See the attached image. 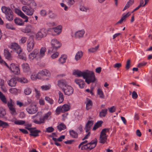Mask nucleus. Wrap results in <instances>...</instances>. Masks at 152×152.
<instances>
[{
    "instance_id": "obj_20",
    "label": "nucleus",
    "mask_w": 152,
    "mask_h": 152,
    "mask_svg": "<svg viewBox=\"0 0 152 152\" xmlns=\"http://www.w3.org/2000/svg\"><path fill=\"white\" fill-rule=\"evenodd\" d=\"M58 86L62 88H64L67 85L66 81L64 80H61L58 81Z\"/></svg>"
},
{
    "instance_id": "obj_24",
    "label": "nucleus",
    "mask_w": 152,
    "mask_h": 152,
    "mask_svg": "<svg viewBox=\"0 0 152 152\" xmlns=\"http://www.w3.org/2000/svg\"><path fill=\"white\" fill-rule=\"evenodd\" d=\"M1 9L2 12L5 14V16L12 11L9 7H7L5 6H2Z\"/></svg>"
},
{
    "instance_id": "obj_62",
    "label": "nucleus",
    "mask_w": 152,
    "mask_h": 152,
    "mask_svg": "<svg viewBox=\"0 0 152 152\" xmlns=\"http://www.w3.org/2000/svg\"><path fill=\"white\" fill-rule=\"evenodd\" d=\"M41 88L42 90L45 91L48 90L50 88L49 86L47 85L42 86Z\"/></svg>"
},
{
    "instance_id": "obj_6",
    "label": "nucleus",
    "mask_w": 152,
    "mask_h": 152,
    "mask_svg": "<svg viewBox=\"0 0 152 152\" xmlns=\"http://www.w3.org/2000/svg\"><path fill=\"white\" fill-rule=\"evenodd\" d=\"M35 42L32 37H29L27 41V50L29 52H31L34 47Z\"/></svg>"
},
{
    "instance_id": "obj_63",
    "label": "nucleus",
    "mask_w": 152,
    "mask_h": 152,
    "mask_svg": "<svg viewBox=\"0 0 152 152\" xmlns=\"http://www.w3.org/2000/svg\"><path fill=\"white\" fill-rule=\"evenodd\" d=\"M132 96V98L134 99H136L137 98L138 95L135 91H133V92Z\"/></svg>"
},
{
    "instance_id": "obj_50",
    "label": "nucleus",
    "mask_w": 152,
    "mask_h": 152,
    "mask_svg": "<svg viewBox=\"0 0 152 152\" xmlns=\"http://www.w3.org/2000/svg\"><path fill=\"white\" fill-rule=\"evenodd\" d=\"M48 54H51L53 53L51 56V57L53 59H54L57 58L59 55V53L58 52H57L56 51L54 52H51V53H48Z\"/></svg>"
},
{
    "instance_id": "obj_28",
    "label": "nucleus",
    "mask_w": 152,
    "mask_h": 152,
    "mask_svg": "<svg viewBox=\"0 0 152 152\" xmlns=\"http://www.w3.org/2000/svg\"><path fill=\"white\" fill-rule=\"evenodd\" d=\"M85 33L84 30H80L76 32L75 34V37L76 38H79L82 37Z\"/></svg>"
},
{
    "instance_id": "obj_10",
    "label": "nucleus",
    "mask_w": 152,
    "mask_h": 152,
    "mask_svg": "<svg viewBox=\"0 0 152 152\" xmlns=\"http://www.w3.org/2000/svg\"><path fill=\"white\" fill-rule=\"evenodd\" d=\"M22 10L27 15L31 16L33 15L34 12V9L31 8H29L28 7L26 6H23L22 8Z\"/></svg>"
},
{
    "instance_id": "obj_30",
    "label": "nucleus",
    "mask_w": 152,
    "mask_h": 152,
    "mask_svg": "<svg viewBox=\"0 0 152 152\" xmlns=\"http://www.w3.org/2000/svg\"><path fill=\"white\" fill-rule=\"evenodd\" d=\"M16 83L17 81L14 78H12L8 82V85L12 87L15 86Z\"/></svg>"
},
{
    "instance_id": "obj_11",
    "label": "nucleus",
    "mask_w": 152,
    "mask_h": 152,
    "mask_svg": "<svg viewBox=\"0 0 152 152\" xmlns=\"http://www.w3.org/2000/svg\"><path fill=\"white\" fill-rule=\"evenodd\" d=\"M7 104L8 107L11 111V113L12 115L16 114V110L13 105V102L12 99H10V101L8 102Z\"/></svg>"
},
{
    "instance_id": "obj_25",
    "label": "nucleus",
    "mask_w": 152,
    "mask_h": 152,
    "mask_svg": "<svg viewBox=\"0 0 152 152\" xmlns=\"http://www.w3.org/2000/svg\"><path fill=\"white\" fill-rule=\"evenodd\" d=\"M15 23L18 26H23L24 23V21H23L21 19L16 18L14 20Z\"/></svg>"
},
{
    "instance_id": "obj_35",
    "label": "nucleus",
    "mask_w": 152,
    "mask_h": 152,
    "mask_svg": "<svg viewBox=\"0 0 152 152\" xmlns=\"http://www.w3.org/2000/svg\"><path fill=\"white\" fill-rule=\"evenodd\" d=\"M83 55V52L81 51H79L75 55V59L77 61L80 60L82 57Z\"/></svg>"
},
{
    "instance_id": "obj_2",
    "label": "nucleus",
    "mask_w": 152,
    "mask_h": 152,
    "mask_svg": "<svg viewBox=\"0 0 152 152\" xmlns=\"http://www.w3.org/2000/svg\"><path fill=\"white\" fill-rule=\"evenodd\" d=\"M51 47L49 48L48 51V53L54 52L59 48L61 46L60 42L56 39H54L51 41Z\"/></svg>"
},
{
    "instance_id": "obj_14",
    "label": "nucleus",
    "mask_w": 152,
    "mask_h": 152,
    "mask_svg": "<svg viewBox=\"0 0 152 152\" xmlns=\"http://www.w3.org/2000/svg\"><path fill=\"white\" fill-rule=\"evenodd\" d=\"M10 48L15 50L18 53L22 52V50L20 46L16 43H13L10 46Z\"/></svg>"
},
{
    "instance_id": "obj_26",
    "label": "nucleus",
    "mask_w": 152,
    "mask_h": 152,
    "mask_svg": "<svg viewBox=\"0 0 152 152\" xmlns=\"http://www.w3.org/2000/svg\"><path fill=\"white\" fill-rule=\"evenodd\" d=\"M21 66L24 72H27L30 71V68L29 65L27 63H23L22 64Z\"/></svg>"
},
{
    "instance_id": "obj_18",
    "label": "nucleus",
    "mask_w": 152,
    "mask_h": 152,
    "mask_svg": "<svg viewBox=\"0 0 152 152\" xmlns=\"http://www.w3.org/2000/svg\"><path fill=\"white\" fill-rule=\"evenodd\" d=\"M24 4L26 5H29L30 8L33 9L35 8L37 6V4L35 2L34 0H28V2L27 3L24 2Z\"/></svg>"
},
{
    "instance_id": "obj_59",
    "label": "nucleus",
    "mask_w": 152,
    "mask_h": 152,
    "mask_svg": "<svg viewBox=\"0 0 152 152\" xmlns=\"http://www.w3.org/2000/svg\"><path fill=\"white\" fill-rule=\"evenodd\" d=\"M109 111L111 113H113L115 111V108L114 106L108 108Z\"/></svg>"
},
{
    "instance_id": "obj_41",
    "label": "nucleus",
    "mask_w": 152,
    "mask_h": 152,
    "mask_svg": "<svg viewBox=\"0 0 152 152\" xmlns=\"http://www.w3.org/2000/svg\"><path fill=\"white\" fill-rule=\"evenodd\" d=\"M18 53V54L19 58L24 60H26V55L25 53H22V52H20L19 53Z\"/></svg>"
},
{
    "instance_id": "obj_46",
    "label": "nucleus",
    "mask_w": 152,
    "mask_h": 152,
    "mask_svg": "<svg viewBox=\"0 0 152 152\" xmlns=\"http://www.w3.org/2000/svg\"><path fill=\"white\" fill-rule=\"evenodd\" d=\"M18 80L22 83H27L28 82V80L26 79L23 77L19 78L17 79Z\"/></svg>"
},
{
    "instance_id": "obj_12",
    "label": "nucleus",
    "mask_w": 152,
    "mask_h": 152,
    "mask_svg": "<svg viewBox=\"0 0 152 152\" xmlns=\"http://www.w3.org/2000/svg\"><path fill=\"white\" fill-rule=\"evenodd\" d=\"M47 34V31L45 29H42L39 31L36 34L37 38L41 39L44 37H45Z\"/></svg>"
},
{
    "instance_id": "obj_4",
    "label": "nucleus",
    "mask_w": 152,
    "mask_h": 152,
    "mask_svg": "<svg viewBox=\"0 0 152 152\" xmlns=\"http://www.w3.org/2000/svg\"><path fill=\"white\" fill-rule=\"evenodd\" d=\"M97 140L96 139L92 140L91 142L83 145L81 147L82 150L89 149L91 150L94 148L97 144Z\"/></svg>"
},
{
    "instance_id": "obj_49",
    "label": "nucleus",
    "mask_w": 152,
    "mask_h": 152,
    "mask_svg": "<svg viewBox=\"0 0 152 152\" xmlns=\"http://www.w3.org/2000/svg\"><path fill=\"white\" fill-rule=\"evenodd\" d=\"M27 40V38L26 37H22L19 40V43L20 45H22L25 43Z\"/></svg>"
},
{
    "instance_id": "obj_43",
    "label": "nucleus",
    "mask_w": 152,
    "mask_h": 152,
    "mask_svg": "<svg viewBox=\"0 0 152 152\" xmlns=\"http://www.w3.org/2000/svg\"><path fill=\"white\" fill-rule=\"evenodd\" d=\"M97 94L99 95V97L102 99L104 98V95L102 89L98 88L97 90Z\"/></svg>"
},
{
    "instance_id": "obj_21",
    "label": "nucleus",
    "mask_w": 152,
    "mask_h": 152,
    "mask_svg": "<svg viewBox=\"0 0 152 152\" xmlns=\"http://www.w3.org/2000/svg\"><path fill=\"white\" fill-rule=\"evenodd\" d=\"M75 81L76 84L78 85L80 88H83L84 87L85 83L83 80L77 79L75 80Z\"/></svg>"
},
{
    "instance_id": "obj_60",
    "label": "nucleus",
    "mask_w": 152,
    "mask_h": 152,
    "mask_svg": "<svg viewBox=\"0 0 152 152\" xmlns=\"http://www.w3.org/2000/svg\"><path fill=\"white\" fill-rule=\"evenodd\" d=\"M80 9L81 11L85 12H86L87 10H88V8H86L84 6H81Z\"/></svg>"
},
{
    "instance_id": "obj_31",
    "label": "nucleus",
    "mask_w": 152,
    "mask_h": 152,
    "mask_svg": "<svg viewBox=\"0 0 152 152\" xmlns=\"http://www.w3.org/2000/svg\"><path fill=\"white\" fill-rule=\"evenodd\" d=\"M62 28L61 26L59 25L55 28H53L52 29L56 34L58 35L61 32Z\"/></svg>"
},
{
    "instance_id": "obj_22",
    "label": "nucleus",
    "mask_w": 152,
    "mask_h": 152,
    "mask_svg": "<svg viewBox=\"0 0 152 152\" xmlns=\"http://www.w3.org/2000/svg\"><path fill=\"white\" fill-rule=\"evenodd\" d=\"M86 109L87 110L91 109L93 106L92 101L90 99L87 98L86 99Z\"/></svg>"
},
{
    "instance_id": "obj_23",
    "label": "nucleus",
    "mask_w": 152,
    "mask_h": 152,
    "mask_svg": "<svg viewBox=\"0 0 152 152\" xmlns=\"http://www.w3.org/2000/svg\"><path fill=\"white\" fill-rule=\"evenodd\" d=\"M4 54L5 57L8 60H11L12 59V56L8 49H6L4 50Z\"/></svg>"
},
{
    "instance_id": "obj_8",
    "label": "nucleus",
    "mask_w": 152,
    "mask_h": 152,
    "mask_svg": "<svg viewBox=\"0 0 152 152\" xmlns=\"http://www.w3.org/2000/svg\"><path fill=\"white\" fill-rule=\"evenodd\" d=\"M9 69L15 75H18L20 73L19 68L14 63H12L10 64Z\"/></svg>"
},
{
    "instance_id": "obj_45",
    "label": "nucleus",
    "mask_w": 152,
    "mask_h": 152,
    "mask_svg": "<svg viewBox=\"0 0 152 152\" xmlns=\"http://www.w3.org/2000/svg\"><path fill=\"white\" fill-rule=\"evenodd\" d=\"M99 48V45H98L94 48H91L88 49V51L90 53H94Z\"/></svg>"
},
{
    "instance_id": "obj_52",
    "label": "nucleus",
    "mask_w": 152,
    "mask_h": 152,
    "mask_svg": "<svg viewBox=\"0 0 152 152\" xmlns=\"http://www.w3.org/2000/svg\"><path fill=\"white\" fill-rule=\"evenodd\" d=\"M31 92V89L28 88L26 89L24 91V93L26 95H29Z\"/></svg>"
},
{
    "instance_id": "obj_13",
    "label": "nucleus",
    "mask_w": 152,
    "mask_h": 152,
    "mask_svg": "<svg viewBox=\"0 0 152 152\" xmlns=\"http://www.w3.org/2000/svg\"><path fill=\"white\" fill-rule=\"evenodd\" d=\"M26 128L30 131V134H29L30 135L33 136L34 137L38 136L39 135V133L41 132V131L39 130H34L33 128L26 127Z\"/></svg>"
},
{
    "instance_id": "obj_36",
    "label": "nucleus",
    "mask_w": 152,
    "mask_h": 152,
    "mask_svg": "<svg viewBox=\"0 0 152 152\" xmlns=\"http://www.w3.org/2000/svg\"><path fill=\"white\" fill-rule=\"evenodd\" d=\"M70 135L73 138H77L78 137L77 133L73 130H70L69 131Z\"/></svg>"
},
{
    "instance_id": "obj_1",
    "label": "nucleus",
    "mask_w": 152,
    "mask_h": 152,
    "mask_svg": "<svg viewBox=\"0 0 152 152\" xmlns=\"http://www.w3.org/2000/svg\"><path fill=\"white\" fill-rule=\"evenodd\" d=\"M73 75H77L78 77H83L85 79V82L89 84L91 83L95 82L96 79L94 73L91 71L87 70L86 72H81L78 70H76L73 72Z\"/></svg>"
},
{
    "instance_id": "obj_3",
    "label": "nucleus",
    "mask_w": 152,
    "mask_h": 152,
    "mask_svg": "<svg viewBox=\"0 0 152 152\" xmlns=\"http://www.w3.org/2000/svg\"><path fill=\"white\" fill-rule=\"evenodd\" d=\"M109 130L108 128H105L102 130L99 137L100 143L103 144L107 143V136L106 135V133L108 132Z\"/></svg>"
},
{
    "instance_id": "obj_58",
    "label": "nucleus",
    "mask_w": 152,
    "mask_h": 152,
    "mask_svg": "<svg viewBox=\"0 0 152 152\" xmlns=\"http://www.w3.org/2000/svg\"><path fill=\"white\" fill-rule=\"evenodd\" d=\"M66 2L68 5H71L73 4L74 3L75 1L74 0H65Z\"/></svg>"
},
{
    "instance_id": "obj_54",
    "label": "nucleus",
    "mask_w": 152,
    "mask_h": 152,
    "mask_svg": "<svg viewBox=\"0 0 152 152\" xmlns=\"http://www.w3.org/2000/svg\"><path fill=\"white\" fill-rule=\"evenodd\" d=\"M94 88V87H92L91 88L90 90L89 89H87L85 90V91L87 92L90 93L91 95H93L94 94L93 93Z\"/></svg>"
},
{
    "instance_id": "obj_53",
    "label": "nucleus",
    "mask_w": 152,
    "mask_h": 152,
    "mask_svg": "<svg viewBox=\"0 0 152 152\" xmlns=\"http://www.w3.org/2000/svg\"><path fill=\"white\" fill-rule=\"evenodd\" d=\"M6 28L9 29H10L12 30H14L15 29V28L13 27L12 24H7L6 25Z\"/></svg>"
},
{
    "instance_id": "obj_7",
    "label": "nucleus",
    "mask_w": 152,
    "mask_h": 152,
    "mask_svg": "<svg viewBox=\"0 0 152 152\" xmlns=\"http://www.w3.org/2000/svg\"><path fill=\"white\" fill-rule=\"evenodd\" d=\"M38 56V50L37 49H35L28 56V58L30 60H33L34 58L37 60H39Z\"/></svg>"
},
{
    "instance_id": "obj_47",
    "label": "nucleus",
    "mask_w": 152,
    "mask_h": 152,
    "mask_svg": "<svg viewBox=\"0 0 152 152\" xmlns=\"http://www.w3.org/2000/svg\"><path fill=\"white\" fill-rule=\"evenodd\" d=\"M9 126V125L7 123L0 120V127H2L4 128H6Z\"/></svg>"
},
{
    "instance_id": "obj_32",
    "label": "nucleus",
    "mask_w": 152,
    "mask_h": 152,
    "mask_svg": "<svg viewBox=\"0 0 152 152\" xmlns=\"http://www.w3.org/2000/svg\"><path fill=\"white\" fill-rule=\"evenodd\" d=\"M107 109L106 108L102 110L99 112V116L100 118L105 117L107 114Z\"/></svg>"
},
{
    "instance_id": "obj_64",
    "label": "nucleus",
    "mask_w": 152,
    "mask_h": 152,
    "mask_svg": "<svg viewBox=\"0 0 152 152\" xmlns=\"http://www.w3.org/2000/svg\"><path fill=\"white\" fill-rule=\"evenodd\" d=\"M37 77V74H33L31 76V78L32 80H35L38 79Z\"/></svg>"
},
{
    "instance_id": "obj_37",
    "label": "nucleus",
    "mask_w": 152,
    "mask_h": 152,
    "mask_svg": "<svg viewBox=\"0 0 152 152\" xmlns=\"http://www.w3.org/2000/svg\"><path fill=\"white\" fill-rule=\"evenodd\" d=\"M66 128V125L63 123H61L60 124L57 126V129L59 131L64 130Z\"/></svg>"
},
{
    "instance_id": "obj_51",
    "label": "nucleus",
    "mask_w": 152,
    "mask_h": 152,
    "mask_svg": "<svg viewBox=\"0 0 152 152\" xmlns=\"http://www.w3.org/2000/svg\"><path fill=\"white\" fill-rule=\"evenodd\" d=\"M25 123V121L23 120H18L15 121L14 122V123L16 124L23 125Z\"/></svg>"
},
{
    "instance_id": "obj_57",
    "label": "nucleus",
    "mask_w": 152,
    "mask_h": 152,
    "mask_svg": "<svg viewBox=\"0 0 152 152\" xmlns=\"http://www.w3.org/2000/svg\"><path fill=\"white\" fill-rule=\"evenodd\" d=\"M49 17L51 18H54L56 17V14L52 12L51 11H49Z\"/></svg>"
},
{
    "instance_id": "obj_61",
    "label": "nucleus",
    "mask_w": 152,
    "mask_h": 152,
    "mask_svg": "<svg viewBox=\"0 0 152 152\" xmlns=\"http://www.w3.org/2000/svg\"><path fill=\"white\" fill-rule=\"evenodd\" d=\"M51 114V112L50 111H49L47 113L45 114V115L43 116L45 119H47Z\"/></svg>"
},
{
    "instance_id": "obj_5",
    "label": "nucleus",
    "mask_w": 152,
    "mask_h": 152,
    "mask_svg": "<svg viewBox=\"0 0 152 152\" xmlns=\"http://www.w3.org/2000/svg\"><path fill=\"white\" fill-rule=\"evenodd\" d=\"M70 107V105L65 104L62 106L58 107L56 108L55 112L57 115H59L61 113H64L69 110Z\"/></svg>"
},
{
    "instance_id": "obj_39",
    "label": "nucleus",
    "mask_w": 152,
    "mask_h": 152,
    "mask_svg": "<svg viewBox=\"0 0 152 152\" xmlns=\"http://www.w3.org/2000/svg\"><path fill=\"white\" fill-rule=\"evenodd\" d=\"M39 119V121H38L36 119L34 120V122L35 124H42L44 123H45V119L43 117L42 118H40Z\"/></svg>"
},
{
    "instance_id": "obj_33",
    "label": "nucleus",
    "mask_w": 152,
    "mask_h": 152,
    "mask_svg": "<svg viewBox=\"0 0 152 152\" xmlns=\"http://www.w3.org/2000/svg\"><path fill=\"white\" fill-rule=\"evenodd\" d=\"M59 99L58 102L59 104L62 103L64 100V96L63 93L60 91L58 92Z\"/></svg>"
},
{
    "instance_id": "obj_48",
    "label": "nucleus",
    "mask_w": 152,
    "mask_h": 152,
    "mask_svg": "<svg viewBox=\"0 0 152 152\" xmlns=\"http://www.w3.org/2000/svg\"><path fill=\"white\" fill-rule=\"evenodd\" d=\"M66 57H64V55H62L59 59V61L61 64H63L66 62Z\"/></svg>"
},
{
    "instance_id": "obj_15",
    "label": "nucleus",
    "mask_w": 152,
    "mask_h": 152,
    "mask_svg": "<svg viewBox=\"0 0 152 152\" xmlns=\"http://www.w3.org/2000/svg\"><path fill=\"white\" fill-rule=\"evenodd\" d=\"M15 12L23 19H25L24 22H28V17L26 16L21 10L17 9L15 10Z\"/></svg>"
},
{
    "instance_id": "obj_40",
    "label": "nucleus",
    "mask_w": 152,
    "mask_h": 152,
    "mask_svg": "<svg viewBox=\"0 0 152 152\" xmlns=\"http://www.w3.org/2000/svg\"><path fill=\"white\" fill-rule=\"evenodd\" d=\"M6 18L9 21H11L13 20V15L12 12L9 13L6 16Z\"/></svg>"
},
{
    "instance_id": "obj_55",
    "label": "nucleus",
    "mask_w": 152,
    "mask_h": 152,
    "mask_svg": "<svg viewBox=\"0 0 152 152\" xmlns=\"http://www.w3.org/2000/svg\"><path fill=\"white\" fill-rule=\"evenodd\" d=\"M130 60L128 59L126 61L125 68L127 70H128L130 67Z\"/></svg>"
},
{
    "instance_id": "obj_16",
    "label": "nucleus",
    "mask_w": 152,
    "mask_h": 152,
    "mask_svg": "<svg viewBox=\"0 0 152 152\" xmlns=\"http://www.w3.org/2000/svg\"><path fill=\"white\" fill-rule=\"evenodd\" d=\"M27 111L30 114H33L36 113L38 110V108L35 105L29 107L26 109Z\"/></svg>"
},
{
    "instance_id": "obj_9",
    "label": "nucleus",
    "mask_w": 152,
    "mask_h": 152,
    "mask_svg": "<svg viewBox=\"0 0 152 152\" xmlns=\"http://www.w3.org/2000/svg\"><path fill=\"white\" fill-rule=\"evenodd\" d=\"M62 91L65 95L69 96L73 93L74 89L71 86L67 85L64 88H62Z\"/></svg>"
},
{
    "instance_id": "obj_19",
    "label": "nucleus",
    "mask_w": 152,
    "mask_h": 152,
    "mask_svg": "<svg viewBox=\"0 0 152 152\" xmlns=\"http://www.w3.org/2000/svg\"><path fill=\"white\" fill-rule=\"evenodd\" d=\"M94 121H88L85 127V130L86 132H89L91 129V126L93 124Z\"/></svg>"
},
{
    "instance_id": "obj_44",
    "label": "nucleus",
    "mask_w": 152,
    "mask_h": 152,
    "mask_svg": "<svg viewBox=\"0 0 152 152\" xmlns=\"http://www.w3.org/2000/svg\"><path fill=\"white\" fill-rule=\"evenodd\" d=\"M45 99L48 103H49L50 104L52 105L54 103V100L48 96H45Z\"/></svg>"
},
{
    "instance_id": "obj_42",
    "label": "nucleus",
    "mask_w": 152,
    "mask_h": 152,
    "mask_svg": "<svg viewBox=\"0 0 152 152\" xmlns=\"http://www.w3.org/2000/svg\"><path fill=\"white\" fill-rule=\"evenodd\" d=\"M0 99L4 104H6L7 103L5 96L2 93L0 95Z\"/></svg>"
},
{
    "instance_id": "obj_34",
    "label": "nucleus",
    "mask_w": 152,
    "mask_h": 152,
    "mask_svg": "<svg viewBox=\"0 0 152 152\" xmlns=\"http://www.w3.org/2000/svg\"><path fill=\"white\" fill-rule=\"evenodd\" d=\"M103 123V121H97L94 125L93 129V130H95L101 126Z\"/></svg>"
},
{
    "instance_id": "obj_17",
    "label": "nucleus",
    "mask_w": 152,
    "mask_h": 152,
    "mask_svg": "<svg viewBox=\"0 0 152 152\" xmlns=\"http://www.w3.org/2000/svg\"><path fill=\"white\" fill-rule=\"evenodd\" d=\"M45 70H42L40 71L37 74L38 77L37 78L38 79H42L43 80H48V77H45L44 74L45 73H47V72L45 71Z\"/></svg>"
},
{
    "instance_id": "obj_56",
    "label": "nucleus",
    "mask_w": 152,
    "mask_h": 152,
    "mask_svg": "<svg viewBox=\"0 0 152 152\" xmlns=\"http://www.w3.org/2000/svg\"><path fill=\"white\" fill-rule=\"evenodd\" d=\"M54 129L52 127H48L46 129V132H51L54 131Z\"/></svg>"
},
{
    "instance_id": "obj_29",
    "label": "nucleus",
    "mask_w": 152,
    "mask_h": 152,
    "mask_svg": "<svg viewBox=\"0 0 152 152\" xmlns=\"http://www.w3.org/2000/svg\"><path fill=\"white\" fill-rule=\"evenodd\" d=\"M32 28V26L30 24H28L26 26V27L22 29V31L25 33H28L31 32Z\"/></svg>"
},
{
    "instance_id": "obj_27",
    "label": "nucleus",
    "mask_w": 152,
    "mask_h": 152,
    "mask_svg": "<svg viewBox=\"0 0 152 152\" xmlns=\"http://www.w3.org/2000/svg\"><path fill=\"white\" fill-rule=\"evenodd\" d=\"M46 51V48H42L40 50L39 53L38 51V56L39 59H40L43 57L45 55V53Z\"/></svg>"
},
{
    "instance_id": "obj_38",
    "label": "nucleus",
    "mask_w": 152,
    "mask_h": 152,
    "mask_svg": "<svg viewBox=\"0 0 152 152\" xmlns=\"http://www.w3.org/2000/svg\"><path fill=\"white\" fill-rule=\"evenodd\" d=\"M6 115L5 110L2 107H0V118H3Z\"/></svg>"
}]
</instances>
